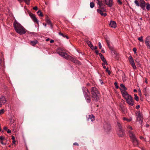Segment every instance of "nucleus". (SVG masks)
Segmentation results:
<instances>
[{
	"label": "nucleus",
	"mask_w": 150,
	"mask_h": 150,
	"mask_svg": "<svg viewBox=\"0 0 150 150\" xmlns=\"http://www.w3.org/2000/svg\"><path fill=\"white\" fill-rule=\"evenodd\" d=\"M102 66H103V68L104 69H106V67L105 66V65H104V63H102Z\"/></svg>",
	"instance_id": "obj_52"
},
{
	"label": "nucleus",
	"mask_w": 150,
	"mask_h": 150,
	"mask_svg": "<svg viewBox=\"0 0 150 150\" xmlns=\"http://www.w3.org/2000/svg\"><path fill=\"white\" fill-rule=\"evenodd\" d=\"M101 59L103 62H104V61L105 62V60H106L104 57L102 58Z\"/></svg>",
	"instance_id": "obj_49"
},
{
	"label": "nucleus",
	"mask_w": 150,
	"mask_h": 150,
	"mask_svg": "<svg viewBox=\"0 0 150 150\" xmlns=\"http://www.w3.org/2000/svg\"><path fill=\"white\" fill-rule=\"evenodd\" d=\"M37 13L40 16L43 17V15L42 14L41 11L40 10L37 12Z\"/></svg>",
	"instance_id": "obj_23"
},
{
	"label": "nucleus",
	"mask_w": 150,
	"mask_h": 150,
	"mask_svg": "<svg viewBox=\"0 0 150 150\" xmlns=\"http://www.w3.org/2000/svg\"><path fill=\"white\" fill-rule=\"evenodd\" d=\"M114 85L115 86V87L117 89L119 88V86L117 85V83L116 82L114 83Z\"/></svg>",
	"instance_id": "obj_35"
},
{
	"label": "nucleus",
	"mask_w": 150,
	"mask_h": 150,
	"mask_svg": "<svg viewBox=\"0 0 150 150\" xmlns=\"http://www.w3.org/2000/svg\"><path fill=\"white\" fill-rule=\"evenodd\" d=\"M141 60L139 58H137L136 59L135 62L138 64H139L140 61Z\"/></svg>",
	"instance_id": "obj_28"
},
{
	"label": "nucleus",
	"mask_w": 150,
	"mask_h": 150,
	"mask_svg": "<svg viewBox=\"0 0 150 150\" xmlns=\"http://www.w3.org/2000/svg\"><path fill=\"white\" fill-rule=\"evenodd\" d=\"M4 129L5 130H6L7 129V127H4Z\"/></svg>",
	"instance_id": "obj_57"
},
{
	"label": "nucleus",
	"mask_w": 150,
	"mask_h": 150,
	"mask_svg": "<svg viewBox=\"0 0 150 150\" xmlns=\"http://www.w3.org/2000/svg\"><path fill=\"white\" fill-rule=\"evenodd\" d=\"M143 37L141 36L138 38V40L140 42H143Z\"/></svg>",
	"instance_id": "obj_32"
},
{
	"label": "nucleus",
	"mask_w": 150,
	"mask_h": 150,
	"mask_svg": "<svg viewBox=\"0 0 150 150\" xmlns=\"http://www.w3.org/2000/svg\"><path fill=\"white\" fill-rule=\"evenodd\" d=\"M137 116V120L142 123V122L143 117L142 114L141 113L140 111H138L136 113Z\"/></svg>",
	"instance_id": "obj_8"
},
{
	"label": "nucleus",
	"mask_w": 150,
	"mask_h": 150,
	"mask_svg": "<svg viewBox=\"0 0 150 150\" xmlns=\"http://www.w3.org/2000/svg\"><path fill=\"white\" fill-rule=\"evenodd\" d=\"M145 43L148 48L150 49V36H148L146 38Z\"/></svg>",
	"instance_id": "obj_13"
},
{
	"label": "nucleus",
	"mask_w": 150,
	"mask_h": 150,
	"mask_svg": "<svg viewBox=\"0 0 150 150\" xmlns=\"http://www.w3.org/2000/svg\"><path fill=\"white\" fill-rule=\"evenodd\" d=\"M45 21L47 23L50 25L51 28H52V24L51 21H50V19L49 18L48 16H46L45 18Z\"/></svg>",
	"instance_id": "obj_18"
},
{
	"label": "nucleus",
	"mask_w": 150,
	"mask_h": 150,
	"mask_svg": "<svg viewBox=\"0 0 150 150\" xmlns=\"http://www.w3.org/2000/svg\"><path fill=\"white\" fill-rule=\"evenodd\" d=\"M12 139L13 140H15V137L13 136H12Z\"/></svg>",
	"instance_id": "obj_59"
},
{
	"label": "nucleus",
	"mask_w": 150,
	"mask_h": 150,
	"mask_svg": "<svg viewBox=\"0 0 150 150\" xmlns=\"http://www.w3.org/2000/svg\"><path fill=\"white\" fill-rule=\"evenodd\" d=\"M59 34L60 35L62 36L63 37H64V38L66 37L67 39L69 38V37H68V36H67L66 35H64L63 33H62L61 32H59Z\"/></svg>",
	"instance_id": "obj_26"
},
{
	"label": "nucleus",
	"mask_w": 150,
	"mask_h": 150,
	"mask_svg": "<svg viewBox=\"0 0 150 150\" xmlns=\"http://www.w3.org/2000/svg\"><path fill=\"white\" fill-rule=\"evenodd\" d=\"M16 141L15 140H13V142L12 143L13 144H15V143H16Z\"/></svg>",
	"instance_id": "obj_61"
},
{
	"label": "nucleus",
	"mask_w": 150,
	"mask_h": 150,
	"mask_svg": "<svg viewBox=\"0 0 150 150\" xmlns=\"http://www.w3.org/2000/svg\"><path fill=\"white\" fill-rule=\"evenodd\" d=\"M4 112V110L3 109H1L0 110V115L2 114Z\"/></svg>",
	"instance_id": "obj_37"
},
{
	"label": "nucleus",
	"mask_w": 150,
	"mask_h": 150,
	"mask_svg": "<svg viewBox=\"0 0 150 150\" xmlns=\"http://www.w3.org/2000/svg\"><path fill=\"white\" fill-rule=\"evenodd\" d=\"M38 43V41L37 40L34 41H31L30 42V44L33 46H34L36 44Z\"/></svg>",
	"instance_id": "obj_21"
},
{
	"label": "nucleus",
	"mask_w": 150,
	"mask_h": 150,
	"mask_svg": "<svg viewBox=\"0 0 150 150\" xmlns=\"http://www.w3.org/2000/svg\"><path fill=\"white\" fill-rule=\"evenodd\" d=\"M29 15L34 22L35 23H36L38 24V21L36 18L35 15L31 13H29Z\"/></svg>",
	"instance_id": "obj_10"
},
{
	"label": "nucleus",
	"mask_w": 150,
	"mask_h": 150,
	"mask_svg": "<svg viewBox=\"0 0 150 150\" xmlns=\"http://www.w3.org/2000/svg\"><path fill=\"white\" fill-rule=\"evenodd\" d=\"M101 52L103 53H104L105 52V51L103 49L102 50Z\"/></svg>",
	"instance_id": "obj_62"
},
{
	"label": "nucleus",
	"mask_w": 150,
	"mask_h": 150,
	"mask_svg": "<svg viewBox=\"0 0 150 150\" xmlns=\"http://www.w3.org/2000/svg\"><path fill=\"white\" fill-rule=\"evenodd\" d=\"M106 42L107 43V45L108 46H109V45H110V41L108 40H106Z\"/></svg>",
	"instance_id": "obj_46"
},
{
	"label": "nucleus",
	"mask_w": 150,
	"mask_h": 150,
	"mask_svg": "<svg viewBox=\"0 0 150 150\" xmlns=\"http://www.w3.org/2000/svg\"><path fill=\"white\" fill-rule=\"evenodd\" d=\"M117 125L118 127L119 130L122 129L121 125L120 123H118L117 124Z\"/></svg>",
	"instance_id": "obj_31"
},
{
	"label": "nucleus",
	"mask_w": 150,
	"mask_h": 150,
	"mask_svg": "<svg viewBox=\"0 0 150 150\" xmlns=\"http://www.w3.org/2000/svg\"><path fill=\"white\" fill-rule=\"evenodd\" d=\"M129 135L131 139L134 146H137L139 144V142L133 132L130 130L129 131Z\"/></svg>",
	"instance_id": "obj_5"
},
{
	"label": "nucleus",
	"mask_w": 150,
	"mask_h": 150,
	"mask_svg": "<svg viewBox=\"0 0 150 150\" xmlns=\"http://www.w3.org/2000/svg\"><path fill=\"white\" fill-rule=\"evenodd\" d=\"M141 150H146L145 148H143V147L141 148Z\"/></svg>",
	"instance_id": "obj_63"
},
{
	"label": "nucleus",
	"mask_w": 150,
	"mask_h": 150,
	"mask_svg": "<svg viewBox=\"0 0 150 150\" xmlns=\"http://www.w3.org/2000/svg\"><path fill=\"white\" fill-rule=\"evenodd\" d=\"M90 5L91 8H93L95 6V4L93 2H91Z\"/></svg>",
	"instance_id": "obj_27"
},
{
	"label": "nucleus",
	"mask_w": 150,
	"mask_h": 150,
	"mask_svg": "<svg viewBox=\"0 0 150 150\" xmlns=\"http://www.w3.org/2000/svg\"><path fill=\"white\" fill-rule=\"evenodd\" d=\"M106 6L105 5H103V6H98V9L97 10V11L98 13L100 14V15L103 16H106L107 15V14L106 13H103V12L106 11Z\"/></svg>",
	"instance_id": "obj_6"
},
{
	"label": "nucleus",
	"mask_w": 150,
	"mask_h": 150,
	"mask_svg": "<svg viewBox=\"0 0 150 150\" xmlns=\"http://www.w3.org/2000/svg\"><path fill=\"white\" fill-rule=\"evenodd\" d=\"M132 66L134 69H136V67L134 63V64H132Z\"/></svg>",
	"instance_id": "obj_39"
},
{
	"label": "nucleus",
	"mask_w": 150,
	"mask_h": 150,
	"mask_svg": "<svg viewBox=\"0 0 150 150\" xmlns=\"http://www.w3.org/2000/svg\"><path fill=\"white\" fill-rule=\"evenodd\" d=\"M103 62H104V63H103L104 64V65H105V64H106V65L108 64V63H107V62L106 60H105V62L104 61Z\"/></svg>",
	"instance_id": "obj_56"
},
{
	"label": "nucleus",
	"mask_w": 150,
	"mask_h": 150,
	"mask_svg": "<svg viewBox=\"0 0 150 150\" xmlns=\"http://www.w3.org/2000/svg\"><path fill=\"white\" fill-rule=\"evenodd\" d=\"M134 3L136 5L138 6H139V4L138 1L137 0H135L134 1Z\"/></svg>",
	"instance_id": "obj_34"
},
{
	"label": "nucleus",
	"mask_w": 150,
	"mask_h": 150,
	"mask_svg": "<svg viewBox=\"0 0 150 150\" xmlns=\"http://www.w3.org/2000/svg\"><path fill=\"white\" fill-rule=\"evenodd\" d=\"M7 132L8 133H11V131L10 129H8L7 131Z\"/></svg>",
	"instance_id": "obj_54"
},
{
	"label": "nucleus",
	"mask_w": 150,
	"mask_h": 150,
	"mask_svg": "<svg viewBox=\"0 0 150 150\" xmlns=\"http://www.w3.org/2000/svg\"><path fill=\"white\" fill-rule=\"evenodd\" d=\"M120 89L122 94H123V93H125V92H127L126 91L127 88L125 87V85L123 84L122 83L120 84Z\"/></svg>",
	"instance_id": "obj_12"
},
{
	"label": "nucleus",
	"mask_w": 150,
	"mask_h": 150,
	"mask_svg": "<svg viewBox=\"0 0 150 150\" xmlns=\"http://www.w3.org/2000/svg\"><path fill=\"white\" fill-rule=\"evenodd\" d=\"M73 145H74L79 146V144H78L77 143H76V142L74 143L73 144Z\"/></svg>",
	"instance_id": "obj_51"
},
{
	"label": "nucleus",
	"mask_w": 150,
	"mask_h": 150,
	"mask_svg": "<svg viewBox=\"0 0 150 150\" xmlns=\"http://www.w3.org/2000/svg\"><path fill=\"white\" fill-rule=\"evenodd\" d=\"M92 98L93 100L97 101L99 100L100 93L97 89L94 87H93L91 89Z\"/></svg>",
	"instance_id": "obj_3"
},
{
	"label": "nucleus",
	"mask_w": 150,
	"mask_h": 150,
	"mask_svg": "<svg viewBox=\"0 0 150 150\" xmlns=\"http://www.w3.org/2000/svg\"><path fill=\"white\" fill-rule=\"evenodd\" d=\"M33 9L35 10H37L38 9V8L37 6H35L33 8Z\"/></svg>",
	"instance_id": "obj_45"
},
{
	"label": "nucleus",
	"mask_w": 150,
	"mask_h": 150,
	"mask_svg": "<svg viewBox=\"0 0 150 150\" xmlns=\"http://www.w3.org/2000/svg\"><path fill=\"white\" fill-rule=\"evenodd\" d=\"M83 93L85 98L89 96L90 93L88 89L86 88H84L83 90Z\"/></svg>",
	"instance_id": "obj_14"
},
{
	"label": "nucleus",
	"mask_w": 150,
	"mask_h": 150,
	"mask_svg": "<svg viewBox=\"0 0 150 150\" xmlns=\"http://www.w3.org/2000/svg\"><path fill=\"white\" fill-rule=\"evenodd\" d=\"M7 101L6 98L4 96H2L0 98V107L3 105H4Z\"/></svg>",
	"instance_id": "obj_11"
},
{
	"label": "nucleus",
	"mask_w": 150,
	"mask_h": 150,
	"mask_svg": "<svg viewBox=\"0 0 150 150\" xmlns=\"http://www.w3.org/2000/svg\"><path fill=\"white\" fill-rule=\"evenodd\" d=\"M117 2L120 5H121L122 4V3L121 1V0H117Z\"/></svg>",
	"instance_id": "obj_38"
},
{
	"label": "nucleus",
	"mask_w": 150,
	"mask_h": 150,
	"mask_svg": "<svg viewBox=\"0 0 150 150\" xmlns=\"http://www.w3.org/2000/svg\"><path fill=\"white\" fill-rule=\"evenodd\" d=\"M88 121H91V122H93L95 120V117L94 116L91 114V115H89L88 117Z\"/></svg>",
	"instance_id": "obj_19"
},
{
	"label": "nucleus",
	"mask_w": 150,
	"mask_h": 150,
	"mask_svg": "<svg viewBox=\"0 0 150 150\" xmlns=\"http://www.w3.org/2000/svg\"><path fill=\"white\" fill-rule=\"evenodd\" d=\"M117 134L120 137H123L125 135V133L122 129L119 130L117 132Z\"/></svg>",
	"instance_id": "obj_15"
},
{
	"label": "nucleus",
	"mask_w": 150,
	"mask_h": 150,
	"mask_svg": "<svg viewBox=\"0 0 150 150\" xmlns=\"http://www.w3.org/2000/svg\"><path fill=\"white\" fill-rule=\"evenodd\" d=\"M123 119L124 120H127V121H129V122L130 121V120H128V119H127L125 117H123Z\"/></svg>",
	"instance_id": "obj_47"
},
{
	"label": "nucleus",
	"mask_w": 150,
	"mask_h": 150,
	"mask_svg": "<svg viewBox=\"0 0 150 150\" xmlns=\"http://www.w3.org/2000/svg\"><path fill=\"white\" fill-rule=\"evenodd\" d=\"M14 120L12 119H10V123L11 124H13L14 122Z\"/></svg>",
	"instance_id": "obj_41"
},
{
	"label": "nucleus",
	"mask_w": 150,
	"mask_h": 150,
	"mask_svg": "<svg viewBox=\"0 0 150 150\" xmlns=\"http://www.w3.org/2000/svg\"><path fill=\"white\" fill-rule=\"evenodd\" d=\"M103 3L105 5L111 7L113 5V0H103Z\"/></svg>",
	"instance_id": "obj_7"
},
{
	"label": "nucleus",
	"mask_w": 150,
	"mask_h": 150,
	"mask_svg": "<svg viewBox=\"0 0 150 150\" xmlns=\"http://www.w3.org/2000/svg\"><path fill=\"white\" fill-rule=\"evenodd\" d=\"M57 52L61 57L68 60H70L76 64H80V62L75 58L68 55L61 48L59 47L57 49Z\"/></svg>",
	"instance_id": "obj_1"
},
{
	"label": "nucleus",
	"mask_w": 150,
	"mask_h": 150,
	"mask_svg": "<svg viewBox=\"0 0 150 150\" xmlns=\"http://www.w3.org/2000/svg\"><path fill=\"white\" fill-rule=\"evenodd\" d=\"M128 128L130 129V130L132 131L131 130L132 129V127L131 126H129ZM130 131V130H129ZM129 131V130L128 131Z\"/></svg>",
	"instance_id": "obj_50"
},
{
	"label": "nucleus",
	"mask_w": 150,
	"mask_h": 150,
	"mask_svg": "<svg viewBox=\"0 0 150 150\" xmlns=\"http://www.w3.org/2000/svg\"><path fill=\"white\" fill-rule=\"evenodd\" d=\"M137 49L134 47V48H133V51L134 52V53H136V51H137Z\"/></svg>",
	"instance_id": "obj_44"
},
{
	"label": "nucleus",
	"mask_w": 150,
	"mask_h": 150,
	"mask_svg": "<svg viewBox=\"0 0 150 150\" xmlns=\"http://www.w3.org/2000/svg\"><path fill=\"white\" fill-rule=\"evenodd\" d=\"M134 99L137 101L139 100V97L136 94H134Z\"/></svg>",
	"instance_id": "obj_29"
},
{
	"label": "nucleus",
	"mask_w": 150,
	"mask_h": 150,
	"mask_svg": "<svg viewBox=\"0 0 150 150\" xmlns=\"http://www.w3.org/2000/svg\"><path fill=\"white\" fill-rule=\"evenodd\" d=\"M86 42L90 47H93V45L90 41L87 40L86 41Z\"/></svg>",
	"instance_id": "obj_24"
},
{
	"label": "nucleus",
	"mask_w": 150,
	"mask_h": 150,
	"mask_svg": "<svg viewBox=\"0 0 150 150\" xmlns=\"http://www.w3.org/2000/svg\"><path fill=\"white\" fill-rule=\"evenodd\" d=\"M104 127L105 131L106 132H109L111 129V126L110 124L105 123L104 125Z\"/></svg>",
	"instance_id": "obj_9"
},
{
	"label": "nucleus",
	"mask_w": 150,
	"mask_h": 150,
	"mask_svg": "<svg viewBox=\"0 0 150 150\" xmlns=\"http://www.w3.org/2000/svg\"><path fill=\"white\" fill-rule=\"evenodd\" d=\"M105 69H106V71L108 73L109 75H110V74H111V72H110V71L109 70H108V68H106Z\"/></svg>",
	"instance_id": "obj_33"
},
{
	"label": "nucleus",
	"mask_w": 150,
	"mask_h": 150,
	"mask_svg": "<svg viewBox=\"0 0 150 150\" xmlns=\"http://www.w3.org/2000/svg\"><path fill=\"white\" fill-rule=\"evenodd\" d=\"M99 55L100 56L101 59L104 57L103 55L101 53H99Z\"/></svg>",
	"instance_id": "obj_43"
},
{
	"label": "nucleus",
	"mask_w": 150,
	"mask_h": 150,
	"mask_svg": "<svg viewBox=\"0 0 150 150\" xmlns=\"http://www.w3.org/2000/svg\"><path fill=\"white\" fill-rule=\"evenodd\" d=\"M5 139V137L3 136H0V141H3Z\"/></svg>",
	"instance_id": "obj_36"
},
{
	"label": "nucleus",
	"mask_w": 150,
	"mask_h": 150,
	"mask_svg": "<svg viewBox=\"0 0 150 150\" xmlns=\"http://www.w3.org/2000/svg\"><path fill=\"white\" fill-rule=\"evenodd\" d=\"M123 97L126 100L127 103L131 106H132L134 104L132 97L127 93L125 92L122 94Z\"/></svg>",
	"instance_id": "obj_4"
},
{
	"label": "nucleus",
	"mask_w": 150,
	"mask_h": 150,
	"mask_svg": "<svg viewBox=\"0 0 150 150\" xmlns=\"http://www.w3.org/2000/svg\"><path fill=\"white\" fill-rule=\"evenodd\" d=\"M132 66L134 69H136V67L134 63V64H132Z\"/></svg>",
	"instance_id": "obj_40"
},
{
	"label": "nucleus",
	"mask_w": 150,
	"mask_h": 150,
	"mask_svg": "<svg viewBox=\"0 0 150 150\" xmlns=\"http://www.w3.org/2000/svg\"><path fill=\"white\" fill-rule=\"evenodd\" d=\"M129 61L130 63L134 61L133 58L132 56H130L129 57Z\"/></svg>",
	"instance_id": "obj_30"
},
{
	"label": "nucleus",
	"mask_w": 150,
	"mask_h": 150,
	"mask_svg": "<svg viewBox=\"0 0 150 150\" xmlns=\"http://www.w3.org/2000/svg\"><path fill=\"white\" fill-rule=\"evenodd\" d=\"M95 52L98 55V54H99V53L98 52V51L97 50H96L95 51Z\"/></svg>",
	"instance_id": "obj_48"
},
{
	"label": "nucleus",
	"mask_w": 150,
	"mask_h": 150,
	"mask_svg": "<svg viewBox=\"0 0 150 150\" xmlns=\"http://www.w3.org/2000/svg\"><path fill=\"white\" fill-rule=\"evenodd\" d=\"M98 46L100 49H101L102 46L101 43L100 42H98Z\"/></svg>",
	"instance_id": "obj_42"
},
{
	"label": "nucleus",
	"mask_w": 150,
	"mask_h": 150,
	"mask_svg": "<svg viewBox=\"0 0 150 150\" xmlns=\"http://www.w3.org/2000/svg\"><path fill=\"white\" fill-rule=\"evenodd\" d=\"M96 0L97 1V3L99 5V6H100L101 5L103 6V5H105L103 3V1H102V0Z\"/></svg>",
	"instance_id": "obj_20"
},
{
	"label": "nucleus",
	"mask_w": 150,
	"mask_h": 150,
	"mask_svg": "<svg viewBox=\"0 0 150 150\" xmlns=\"http://www.w3.org/2000/svg\"><path fill=\"white\" fill-rule=\"evenodd\" d=\"M13 27L15 31L20 35H23L26 33V30L16 20L13 23Z\"/></svg>",
	"instance_id": "obj_2"
},
{
	"label": "nucleus",
	"mask_w": 150,
	"mask_h": 150,
	"mask_svg": "<svg viewBox=\"0 0 150 150\" xmlns=\"http://www.w3.org/2000/svg\"><path fill=\"white\" fill-rule=\"evenodd\" d=\"M140 4L139 6L141 7V8L144 10L145 9V2L144 0H140Z\"/></svg>",
	"instance_id": "obj_16"
},
{
	"label": "nucleus",
	"mask_w": 150,
	"mask_h": 150,
	"mask_svg": "<svg viewBox=\"0 0 150 150\" xmlns=\"http://www.w3.org/2000/svg\"><path fill=\"white\" fill-rule=\"evenodd\" d=\"M0 142H1V143L2 144H3V145H5L6 144L5 143H4L3 142V141H0Z\"/></svg>",
	"instance_id": "obj_53"
},
{
	"label": "nucleus",
	"mask_w": 150,
	"mask_h": 150,
	"mask_svg": "<svg viewBox=\"0 0 150 150\" xmlns=\"http://www.w3.org/2000/svg\"><path fill=\"white\" fill-rule=\"evenodd\" d=\"M54 42V40H52L50 41V43H53Z\"/></svg>",
	"instance_id": "obj_58"
},
{
	"label": "nucleus",
	"mask_w": 150,
	"mask_h": 150,
	"mask_svg": "<svg viewBox=\"0 0 150 150\" xmlns=\"http://www.w3.org/2000/svg\"><path fill=\"white\" fill-rule=\"evenodd\" d=\"M140 106L139 105H138L136 106V108L137 109H138L139 108H140Z\"/></svg>",
	"instance_id": "obj_55"
},
{
	"label": "nucleus",
	"mask_w": 150,
	"mask_h": 150,
	"mask_svg": "<svg viewBox=\"0 0 150 150\" xmlns=\"http://www.w3.org/2000/svg\"><path fill=\"white\" fill-rule=\"evenodd\" d=\"M86 99L87 101V102L90 103L91 101L90 95L85 98Z\"/></svg>",
	"instance_id": "obj_22"
},
{
	"label": "nucleus",
	"mask_w": 150,
	"mask_h": 150,
	"mask_svg": "<svg viewBox=\"0 0 150 150\" xmlns=\"http://www.w3.org/2000/svg\"><path fill=\"white\" fill-rule=\"evenodd\" d=\"M108 46V47H109V49H110L111 50H112V48L111 47L110 45H109V46Z\"/></svg>",
	"instance_id": "obj_60"
},
{
	"label": "nucleus",
	"mask_w": 150,
	"mask_h": 150,
	"mask_svg": "<svg viewBox=\"0 0 150 150\" xmlns=\"http://www.w3.org/2000/svg\"><path fill=\"white\" fill-rule=\"evenodd\" d=\"M50 40V39L49 38H48L46 39V41H48Z\"/></svg>",
	"instance_id": "obj_64"
},
{
	"label": "nucleus",
	"mask_w": 150,
	"mask_h": 150,
	"mask_svg": "<svg viewBox=\"0 0 150 150\" xmlns=\"http://www.w3.org/2000/svg\"><path fill=\"white\" fill-rule=\"evenodd\" d=\"M110 26L112 28H115L116 27V23L115 21H111L109 24Z\"/></svg>",
	"instance_id": "obj_17"
},
{
	"label": "nucleus",
	"mask_w": 150,
	"mask_h": 150,
	"mask_svg": "<svg viewBox=\"0 0 150 150\" xmlns=\"http://www.w3.org/2000/svg\"><path fill=\"white\" fill-rule=\"evenodd\" d=\"M146 8L147 10H150V4L149 3H146Z\"/></svg>",
	"instance_id": "obj_25"
}]
</instances>
